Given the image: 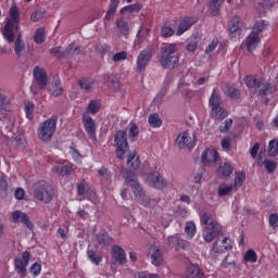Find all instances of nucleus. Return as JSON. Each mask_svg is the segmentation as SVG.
Returning <instances> with one entry per match:
<instances>
[{
	"label": "nucleus",
	"instance_id": "nucleus-62",
	"mask_svg": "<svg viewBox=\"0 0 278 278\" xmlns=\"http://www.w3.org/2000/svg\"><path fill=\"white\" fill-rule=\"evenodd\" d=\"M98 175H100V177H104V179H106L108 181H110V179H112V174L110 173V169L102 167L98 170Z\"/></svg>",
	"mask_w": 278,
	"mask_h": 278
},
{
	"label": "nucleus",
	"instance_id": "nucleus-35",
	"mask_svg": "<svg viewBox=\"0 0 278 278\" xmlns=\"http://www.w3.org/2000/svg\"><path fill=\"white\" fill-rule=\"evenodd\" d=\"M225 3V0H210V10L212 16H218V12H220V5Z\"/></svg>",
	"mask_w": 278,
	"mask_h": 278
},
{
	"label": "nucleus",
	"instance_id": "nucleus-11",
	"mask_svg": "<svg viewBox=\"0 0 278 278\" xmlns=\"http://www.w3.org/2000/svg\"><path fill=\"white\" fill-rule=\"evenodd\" d=\"M147 182L156 190H164L168 186V181L160 174V172H152L147 177Z\"/></svg>",
	"mask_w": 278,
	"mask_h": 278
},
{
	"label": "nucleus",
	"instance_id": "nucleus-36",
	"mask_svg": "<svg viewBox=\"0 0 278 278\" xmlns=\"http://www.w3.org/2000/svg\"><path fill=\"white\" fill-rule=\"evenodd\" d=\"M116 28L118 29L121 36H129V24L124 21V20H119L116 22Z\"/></svg>",
	"mask_w": 278,
	"mask_h": 278
},
{
	"label": "nucleus",
	"instance_id": "nucleus-2",
	"mask_svg": "<svg viewBox=\"0 0 278 278\" xmlns=\"http://www.w3.org/2000/svg\"><path fill=\"white\" fill-rule=\"evenodd\" d=\"M200 223L204 225L202 236L205 242H212L214 238H218L223 233V226L214 220L212 213H204L200 217Z\"/></svg>",
	"mask_w": 278,
	"mask_h": 278
},
{
	"label": "nucleus",
	"instance_id": "nucleus-44",
	"mask_svg": "<svg viewBox=\"0 0 278 278\" xmlns=\"http://www.w3.org/2000/svg\"><path fill=\"white\" fill-rule=\"evenodd\" d=\"M11 109L10 98L4 94H0V112H10Z\"/></svg>",
	"mask_w": 278,
	"mask_h": 278
},
{
	"label": "nucleus",
	"instance_id": "nucleus-53",
	"mask_svg": "<svg viewBox=\"0 0 278 278\" xmlns=\"http://www.w3.org/2000/svg\"><path fill=\"white\" fill-rule=\"evenodd\" d=\"M262 79H257L253 76H248L245 78V86H248V88H257V86L260 85V81Z\"/></svg>",
	"mask_w": 278,
	"mask_h": 278
},
{
	"label": "nucleus",
	"instance_id": "nucleus-8",
	"mask_svg": "<svg viewBox=\"0 0 278 278\" xmlns=\"http://www.w3.org/2000/svg\"><path fill=\"white\" fill-rule=\"evenodd\" d=\"M114 142L116 144V156L118 160L125 157V153L129 151V143L127 142V131L117 130L115 134Z\"/></svg>",
	"mask_w": 278,
	"mask_h": 278
},
{
	"label": "nucleus",
	"instance_id": "nucleus-41",
	"mask_svg": "<svg viewBox=\"0 0 278 278\" xmlns=\"http://www.w3.org/2000/svg\"><path fill=\"white\" fill-rule=\"evenodd\" d=\"M36 45H42L47 40V33L45 31V28H38L35 33L34 37Z\"/></svg>",
	"mask_w": 278,
	"mask_h": 278
},
{
	"label": "nucleus",
	"instance_id": "nucleus-20",
	"mask_svg": "<svg viewBox=\"0 0 278 278\" xmlns=\"http://www.w3.org/2000/svg\"><path fill=\"white\" fill-rule=\"evenodd\" d=\"M13 223H23L29 231H33L34 229V223L29 219V216L26 213H23L21 211H14L12 213Z\"/></svg>",
	"mask_w": 278,
	"mask_h": 278
},
{
	"label": "nucleus",
	"instance_id": "nucleus-55",
	"mask_svg": "<svg viewBox=\"0 0 278 278\" xmlns=\"http://www.w3.org/2000/svg\"><path fill=\"white\" fill-rule=\"evenodd\" d=\"M50 53L54 55V58H58V60H62L66 55V52H62L61 46L51 48Z\"/></svg>",
	"mask_w": 278,
	"mask_h": 278
},
{
	"label": "nucleus",
	"instance_id": "nucleus-42",
	"mask_svg": "<svg viewBox=\"0 0 278 278\" xmlns=\"http://www.w3.org/2000/svg\"><path fill=\"white\" fill-rule=\"evenodd\" d=\"M148 122L150 127H162V118H160V115H157V113L150 114V116L148 117Z\"/></svg>",
	"mask_w": 278,
	"mask_h": 278
},
{
	"label": "nucleus",
	"instance_id": "nucleus-17",
	"mask_svg": "<svg viewBox=\"0 0 278 278\" xmlns=\"http://www.w3.org/2000/svg\"><path fill=\"white\" fill-rule=\"evenodd\" d=\"M219 157L220 154H218V151H216L215 149H207L202 153L201 160L204 166H213V164H216V162H218Z\"/></svg>",
	"mask_w": 278,
	"mask_h": 278
},
{
	"label": "nucleus",
	"instance_id": "nucleus-16",
	"mask_svg": "<svg viewBox=\"0 0 278 278\" xmlns=\"http://www.w3.org/2000/svg\"><path fill=\"white\" fill-rule=\"evenodd\" d=\"M233 249V242L229 238H224V239H217L213 243V251L215 253H227V251H231Z\"/></svg>",
	"mask_w": 278,
	"mask_h": 278
},
{
	"label": "nucleus",
	"instance_id": "nucleus-63",
	"mask_svg": "<svg viewBox=\"0 0 278 278\" xmlns=\"http://www.w3.org/2000/svg\"><path fill=\"white\" fill-rule=\"evenodd\" d=\"M0 192H8V179L5 175L0 176Z\"/></svg>",
	"mask_w": 278,
	"mask_h": 278
},
{
	"label": "nucleus",
	"instance_id": "nucleus-3",
	"mask_svg": "<svg viewBox=\"0 0 278 278\" xmlns=\"http://www.w3.org/2000/svg\"><path fill=\"white\" fill-rule=\"evenodd\" d=\"M179 51L177 43H167L161 47V55L159 62L164 68H177L179 66V54H176Z\"/></svg>",
	"mask_w": 278,
	"mask_h": 278
},
{
	"label": "nucleus",
	"instance_id": "nucleus-19",
	"mask_svg": "<svg viewBox=\"0 0 278 278\" xmlns=\"http://www.w3.org/2000/svg\"><path fill=\"white\" fill-rule=\"evenodd\" d=\"M273 5H275V3L270 0H263L261 2H256L254 4L256 18H262V16H265L266 12H270V8H273Z\"/></svg>",
	"mask_w": 278,
	"mask_h": 278
},
{
	"label": "nucleus",
	"instance_id": "nucleus-24",
	"mask_svg": "<svg viewBox=\"0 0 278 278\" xmlns=\"http://www.w3.org/2000/svg\"><path fill=\"white\" fill-rule=\"evenodd\" d=\"M96 84L97 80L93 78L83 77L78 79V86L81 88V90H85V92H92Z\"/></svg>",
	"mask_w": 278,
	"mask_h": 278
},
{
	"label": "nucleus",
	"instance_id": "nucleus-18",
	"mask_svg": "<svg viewBox=\"0 0 278 278\" xmlns=\"http://www.w3.org/2000/svg\"><path fill=\"white\" fill-rule=\"evenodd\" d=\"M176 142L179 149H189V150L194 149V146L197 144L192 139V137H190V135L187 131L181 132L177 137Z\"/></svg>",
	"mask_w": 278,
	"mask_h": 278
},
{
	"label": "nucleus",
	"instance_id": "nucleus-46",
	"mask_svg": "<svg viewBox=\"0 0 278 278\" xmlns=\"http://www.w3.org/2000/svg\"><path fill=\"white\" fill-rule=\"evenodd\" d=\"M257 164H258V166L265 165V168H266L267 173H269V175L273 174L274 170H277V162H275V161L265 160L263 163L258 162Z\"/></svg>",
	"mask_w": 278,
	"mask_h": 278
},
{
	"label": "nucleus",
	"instance_id": "nucleus-1",
	"mask_svg": "<svg viewBox=\"0 0 278 278\" xmlns=\"http://www.w3.org/2000/svg\"><path fill=\"white\" fill-rule=\"evenodd\" d=\"M9 16L10 18L7 17L2 35L7 42L12 43L16 39V35H14V33L20 29L18 23H21V9H18L16 4H13L10 8Z\"/></svg>",
	"mask_w": 278,
	"mask_h": 278
},
{
	"label": "nucleus",
	"instance_id": "nucleus-9",
	"mask_svg": "<svg viewBox=\"0 0 278 278\" xmlns=\"http://www.w3.org/2000/svg\"><path fill=\"white\" fill-rule=\"evenodd\" d=\"M83 126L87 136L97 143V122L89 114H83Z\"/></svg>",
	"mask_w": 278,
	"mask_h": 278
},
{
	"label": "nucleus",
	"instance_id": "nucleus-23",
	"mask_svg": "<svg viewBox=\"0 0 278 278\" xmlns=\"http://www.w3.org/2000/svg\"><path fill=\"white\" fill-rule=\"evenodd\" d=\"M204 275L203 269L199 265L190 264L187 266L186 278H203Z\"/></svg>",
	"mask_w": 278,
	"mask_h": 278
},
{
	"label": "nucleus",
	"instance_id": "nucleus-38",
	"mask_svg": "<svg viewBox=\"0 0 278 278\" xmlns=\"http://www.w3.org/2000/svg\"><path fill=\"white\" fill-rule=\"evenodd\" d=\"M34 110H35L34 102L26 100L24 102V112H25L26 118H28V121H34Z\"/></svg>",
	"mask_w": 278,
	"mask_h": 278
},
{
	"label": "nucleus",
	"instance_id": "nucleus-56",
	"mask_svg": "<svg viewBox=\"0 0 278 278\" xmlns=\"http://www.w3.org/2000/svg\"><path fill=\"white\" fill-rule=\"evenodd\" d=\"M216 47H218V37L213 38L212 42L206 47V55H210V53H214V51H216Z\"/></svg>",
	"mask_w": 278,
	"mask_h": 278
},
{
	"label": "nucleus",
	"instance_id": "nucleus-49",
	"mask_svg": "<svg viewBox=\"0 0 278 278\" xmlns=\"http://www.w3.org/2000/svg\"><path fill=\"white\" fill-rule=\"evenodd\" d=\"M138 134H140V128H138V125L136 123H130L129 130H128V137L134 142L136 138H138Z\"/></svg>",
	"mask_w": 278,
	"mask_h": 278
},
{
	"label": "nucleus",
	"instance_id": "nucleus-50",
	"mask_svg": "<svg viewBox=\"0 0 278 278\" xmlns=\"http://www.w3.org/2000/svg\"><path fill=\"white\" fill-rule=\"evenodd\" d=\"M197 49H199V39L194 37L187 43L186 51H188V53H194Z\"/></svg>",
	"mask_w": 278,
	"mask_h": 278
},
{
	"label": "nucleus",
	"instance_id": "nucleus-34",
	"mask_svg": "<svg viewBox=\"0 0 278 278\" xmlns=\"http://www.w3.org/2000/svg\"><path fill=\"white\" fill-rule=\"evenodd\" d=\"M185 233L189 240H192L197 233V224H194V222H187L185 226Z\"/></svg>",
	"mask_w": 278,
	"mask_h": 278
},
{
	"label": "nucleus",
	"instance_id": "nucleus-58",
	"mask_svg": "<svg viewBox=\"0 0 278 278\" xmlns=\"http://www.w3.org/2000/svg\"><path fill=\"white\" fill-rule=\"evenodd\" d=\"M4 123L7 125V129H14L15 119H14V116L12 114L9 113V114L5 115Z\"/></svg>",
	"mask_w": 278,
	"mask_h": 278
},
{
	"label": "nucleus",
	"instance_id": "nucleus-14",
	"mask_svg": "<svg viewBox=\"0 0 278 278\" xmlns=\"http://www.w3.org/2000/svg\"><path fill=\"white\" fill-rule=\"evenodd\" d=\"M35 84L40 88V90H45L47 88V71L40 66H35L33 70Z\"/></svg>",
	"mask_w": 278,
	"mask_h": 278
},
{
	"label": "nucleus",
	"instance_id": "nucleus-37",
	"mask_svg": "<svg viewBox=\"0 0 278 278\" xmlns=\"http://www.w3.org/2000/svg\"><path fill=\"white\" fill-rule=\"evenodd\" d=\"M56 175H61V177H66V175H71L73 173V165H58L54 167Z\"/></svg>",
	"mask_w": 278,
	"mask_h": 278
},
{
	"label": "nucleus",
	"instance_id": "nucleus-64",
	"mask_svg": "<svg viewBox=\"0 0 278 278\" xmlns=\"http://www.w3.org/2000/svg\"><path fill=\"white\" fill-rule=\"evenodd\" d=\"M14 197L17 201H23V199H25V189L23 188L15 189Z\"/></svg>",
	"mask_w": 278,
	"mask_h": 278
},
{
	"label": "nucleus",
	"instance_id": "nucleus-27",
	"mask_svg": "<svg viewBox=\"0 0 278 278\" xmlns=\"http://www.w3.org/2000/svg\"><path fill=\"white\" fill-rule=\"evenodd\" d=\"M96 242L100 247H111L112 242H114V239L110 235H108V232H103L96 235Z\"/></svg>",
	"mask_w": 278,
	"mask_h": 278
},
{
	"label": "nucleus",
	"instance_id": "nucleus-43",
	"mask_svg": "<svg viewBox=\"0 0 278 278\" xmlns=\"http://www.w3.org/2000/svg\"><path fill=\"white\" fill-rule=\"evenodd\" d=\"M162 38H173L175 36V28L170 25H163L161 27Z\"/></svg>",
	"mask_w": 278,
	"mask_h": 278
},
{
	"label": "nucleus",
	"instance_id": "nucleus-21",
	"mask_svg": "<svg viewBox=\"0 0 278 278\" xmlns=\"http://www.w3.org/2000/svg\"><path fill=\"white\" fill-rule=\"evenodd\" d=\"M233 173V165L228 162H222L219 163L216 175L219 177V179H227V177H231V174Z\"/></svg>",
	"mask_w": 278,
	"mask_h": 278
},
{
	"label": "nucleus",
	"instance_id": "nucleus-51",
	"mask_svg": "<svg viewBox=\"0 0 278 278\" xmlns=\"http://www.w3.org/2000/svg\"><path fill=\"white\" fill-rule=\"evenodd\" d=\"M226 97H229V99H240V90L236 89L233 87H228L226 91H224Z\"/></svg>",
	"mask_w": 278,
	"mask_h": 278
},
{
	"label": "nucleus",
	"instance_id": "nucleus-32",
	"mask_svg": "<svg viewBox=\"0 0 278 278\" xmlns=\"http://www.w3.org/2000/svg\"><path fill=\"white\" fill-rule=\"evenodd\" d=\"M87 256H88V260H90V262L96 266H99V264L103 262V256H101V254L97 253V251L94 250L88 249Z\"/></svg>",
	"mask_w": 278,
	"mask_h": 278
},
{
	"label": "nucleus",
	"instance_id": "nucleus-13",
	"mask_svg": "<svg viewBox=\"0 0 278 278\" xmlns=\"http://www.w3.org/2000/svg\"><path fill=\"white\" fill-rule=\"evenodd\" d=\"M199 22V18L194 16H186L180 21V24L178 25V28L176 30V36H184L186 31L192 29L193 25H197Z\"/></svg>",
	"mask_w": 278,
	"mask_h": 278
},
{
	"label": "nucleus",
	"instance_id": "nucleus-4",
	"mask_svg": "<svg viewBox=\"0 0 278 278\" xmlns=\"http://www.w3.org/2000/svg\"><path fill=\"white\" fill-rule=\"evenodd\" d=\"M123 178L125 179L127 186L131 188V191L135 194V198L140 203V205H143L144 207L149 206V203H151V199L144 194V191L142 190V187H140V184L138 180H136V174L131 170H123L122 172Z\"/></svg>",
	"mask_w": 278,
	"mask_h": 278
},
{
	"label": "nucleus",
	"instance_id": "nucleus-61",
	"mask_svg": "<svg viewBox=\"0 0 278 278\" xmlns=\"http://www.w3.org/2000/svg\"><path fill=\"white\" fill-rule=\"evenodd\" d=\"M65 53H73V55H79L80 48L75 47V43H70L68 47L65 50Z\"/></svg>",
	"mask_w": 278,
	"mask_h": 278
},
{
	"label": "nucleus",
	"instance_id": "nucleus-40",
	"mask_svg": "<svg viewBox=\"0 0 278 278\" xmlns=\"http://www.w3.org/2000/svg\"><path fill=\"white\" fill-rule=\"evenodd\" d=\"M267 153L270 157H277L278 155V140H270L267 148Z\"/></svg>",
	"mask_w": 278,
	"mask_h": 278
},
{
	"label": "nucleus",
	"instance_id": "nucleus-47",
	"mask_svg": "<svg viewBox=\"0 0 278 278\" xmlns=\"http://www.w3.org/2000/svg\"><path fill=\"white\" fill-rule=\"evenodd\" d=\"M151 260L153 266H162V262H164V260L162 258V252H160V249L154 250L151 254Z\"/></svg>",
	"mask_w": 278,
	"mask_h": 278
},
{
	"label": "nucleus",
	"instance_id": "nucleus-12",
	"mask_svg": "<svg viewBox=\"0 0 278 278\" xmlns=\"http://www.w3.org/2000/svg\"><path fill=\"white\" fill-rule=\"evenodd\" d=\"M167 243L168 247H170V249H175V251H179V249H182V251H188V249H190V242L181 239V235L179 233L169 236L167 238Z\"/></svg>",
	"mask_w": 278,
	"mask_h": 278
},
{
	"label": "nucleus",
	"instance_id": "nucleus-59",
	"mask_svg": "<svg viewBox=\"0 0 278 278\" xmlns=\"http://www.w3.org/2000/svg\"><path fill=\"white\" fill-rule=\"evenodd\" d=\"M41 270H42V265H40L39 263H34L30 266V273H31V275H34V277H38V275H40Z\"/></svg>",
	"mask_w": 278,
	"mask_h": 278
},
{
	"label": "nucleus",
	"instance_id": "nucleus-22",
	"mask_svg": "<svg viewBox=\"0 0 278 278\" xmlns=\"http://www.w3.org/2000/svg\"><path fill=\"white\" fill-rule=\"evenodd\" d=\"M256 88L258 89L260 97H268V94H273L276 90L275 86L264 79L260 80Z\"/></svg>",
	"mask_w": 278,
	"mask_h": 278
},
{
	"label": "nucleus",
	"instance_id": "nucleus-30",
	"mask_svg": "<svg viewBox=\"0 0 278 278\" xmlns=\"http://www.w3.org/2000/svg\"><path fill=\"white\" fill-rule=\"evenodd\" d=\"M14 266L16 273L21 275V277H25L27 275V264L23 260L15 258Z\"/></svg>",
	"mask_w": 278,
	"mask_h": 278
},
{
	"label": "nucleus",
	"instance_id": "nucleus-45",
	"mask_svg": "<svg viewBox=\"0 0 278 278\" xmlns=\"http://www.w3.org/2000/svg\"><path fill=\"white\" fill-rule=\"evenodd\" d=\"M243 261L245 263L255 264V262H257V253L254 252L253 249L248 250L243 256Z\"/></svg>",
	"mask_w": 278,
	"mask_h": 278
},
{
	"label": "nucleus",
	"instance_id": "nucleus-6",
	"mask_svg": "<svg viewBox=\"0 0 278 278\" xmlns=\"http://www.w3.org/2000/svg\"><path fill=\"white\" fill-rule=\"evenodd\" d=\"M55 129H58V115H52L39 125L37 136L42 142H49L53 138Z\"/></svg>",
	"mask_w": 278,
	"mask_h": 278
},
{
	"label": "nucleus",
	"instance_id": "nucleus-39",
	"mask_svg": "<svg viewBox=\"0 0 278 278\" xmlns=\"http://www.w3.org/2000/svg\"><path fill=\"white\" fill-rule=\"evenodd\" d=\"M269 23L266 20H261L258 22H256L252 28V33L260 36L261 31H264V29H266V27H268Z\"/></svg>",
	"mask_w": 278,
	"mask_h": 278
},
{
	"label": "nucleus",
	"instance_id": "nucleus-52",
	"mask_svg": "<svg viewBox=\"0 0 278 278\" xmlns=\"http://www.w3.org/2000/svg\"><path fill=\"white\" fill-rule=\"evenodd\" d=\"M233 188V186L220 185L218 187V197H227V194H229Z\"/></svg>",
	"mask_w": 278,
	"mask_h": 278
},
{
	"label": "nucleus",
	"instance_id": "nucleus-10",
	"mask_svg": "<svg viewBox=\"0 0 278 278\" xmlns=\"http://www.w3.org/2000/svg\"><path fill=\"white\" fill-rule=\"evenodd\" d=\"M152 58H153V49L152 48L143 49L137 58V63H136L137 73H142V71H144V68L149 66V63L151 62Z\"/></svg>",
	"mask_w": 278,
	"mask_h": 278
},
{
	"label": "nucleus",
	"instance_id": "nucleus-57",
	"mask_svg": "<svg viewBox=\"0 0 278 278\" xmlns=\"http://www.w3.org/2000/svg\"><path fill=\"white\" fill-rule=\"evenodd\" d=\"M268 224H269V227H273V229H277V227H278V214L277 213L269 214Z\"/></svg>",
	"mask_w": 278,
	"mask_h": 278
},
{
	"label": "nucleus",
	"instance_id": "nucleus-25",
	"mask_svg": "<svg viewBox=\"0 0 278 278\" xmlns=\"http://www.w3.org/2000/svg\"><path fill=\"white\" fill-rule=\"evenodd\" d=\"M262 42V39H260V35H255V33H251L247 39H245V46L248 51H254V49H257V46Z\"/></svg>",
	"mask_w": 278,
	"mask_h": 278
},
{
	"label": "nucleus",
	"instance_id": "nucleus-28",
	"mask_svg": "<svg viewBox=\"0 0 278 278\" xmlns=\"http://www.w3.org/2000/svg\"><path fill=\"white\" fill-rule=\"evenodd\" d=\"M99 112H101V102L99 100H91L86 108V112L83 114H88L89 116L91 114L94 116L99 114Z\"/></svg>",
	"mask_w": 278,
	"mask_h": 278
},
{
	"label": "nucleus",
	"instance_id": "nucleus-26",
	"mask_svg": "<svg viewBox=\"0 0 278 278\" xmlns=\"http://www.w3.org/2000/svg\"><path fill=\"white\" fill-rule=\"evenodd\" d=\"M242 25H243V23H242V20L240 18V16L235 15L228 24V31L230 34H236V33L240 31V29H242Z\"/></svg>",
	"mask_w": 278,
	"mask_h": 278
},
{
	"label": "nucleus",
	"instance_id": "nucleus-54",
	"mask_svg": "<svg viewBox=\"0 0 278 278\" xmlns=\"http://www.w3.org/2000/svg\"><path fill=\"white\" fill-rule=\"evenodd\" d=\"M233 125V119L228 118L226 119L220 126H219V131L222 134H227L229 129H231V126Z\"/></svg>",
	"mask_w": 278,
	"mask_h": 278
},
{
	"label": "nucleus",
	"instance_id": "nucleus-33",
	"mask_svg": "<svg viewBox=\"0 0 278 278\" xmlns=\"http://www.w3.org/2000/svg\"><path fill=\"white\" fill-rule=\"evenodd\" d=\"M247 180V174L242 170L236 172L235 181H233V188L237 190V188H242V184Z\"/></svg>",
	"mask_w": 278,
	"mask_h": 278
},
{
	"label": "nucleus",
	"instance_id": "nucleus-29",
	"mask_svg": "<svg viewBox=\"0 0 278 278\" xmlns=\"http://www.w3.org/2000/svg\"><path fill=\"white\" fill-rule=\"evenodd\" d=\"M127 165L134 170L140 168V157L136 156V152H130L127 157Z\"/></svg>",
	"mask_w": 278,
	"mask_h": 278
},
{
	"label": "nucleus",
	"instance_id": "nucleus-7",
	"mask_svg": "<svg viewBox=\"0 0 278 278\" xmlns=\"http://www.w3.org/2000/svg\"><path fill=\"white\" fill-rule=\"evenodd\" d=\"M222 104L223 100L220 99V93H218V90L213 89L211 98L208 100V105L211 108V116L213 118H219V121H223V118H227V116H229L227 110L220 106Z\"/></svg>",
	"mask_w": 278,
	"mask_h": 278
},
{
	"label": "nucleus",
	"instance_id": "nucleus-31",
	"mask_svg": "<svg viewBox=\"0 0 278 278\" xmlns=\"http://www.w3.org/2000/svg\"><path fill=\"white\" fill-rule=\"evenodd\" d=\"M14 51L17 58H22L23 52L25 51V41L23 40L21 35H18L15 39Z\"/></svg>",
	"mask_w": 278,
	"mask_h": 278
},
{
	"label": "nucleus",
	"instance_id": "nucleus-60",
	"mask_svg": "<svg viewBox=\"0 0 278 278\" xmlns=\"http://www.w3.org/2000/svg\"><path fill=\"white\" fill-rule=\"evenodd\" d=\"M127 60V51L117 52L113 55V62H123Z\"/></svg>",
	"mask_w": 278,
	"mask_h": 278
},
{
	"label": "nucleus",
	"instance_id": "nucleus-5",
	"mask_svg": "<svg viewBox=\"0 0 278 278\" xmlns=\"http://www.w3.org/2000/svg\"><path fill=\"white\" fill-rule=\"evenodd\" d=\"M34 198L46 205L53 201L55 189L49 182L40 180L34 185Z\"/></svg>",
	"mask_w": 278,
	"mask_h": 278
},
{
	"label": "nucleus",
	"instance_id": "nucleus-15",
	"mask_svg": "<svg viewBox=\"0 0 278 278\" xmlns=\"http://www.w3.org/2000/svg\"><path fill=\"white\" fill-rule=\"evenodd\" d=\"M111 257L114 260V262H116V264H119V266L127 264V254L121 245H112Z\"/></svg>",
	"mask_w": 278,
	"mask_h": 278
},
{
	"label": "nucleus",
	"instance_id": "nucleus-48",
	"mask_svg": "<svg viewBox=\"0 0 278 278\" xmlns=\"http://www.w3.org/2000/svg\"><path fill=\"white\" fill-rule=\"evenodd\" d=\"M142 10V4L141 3H134L125 7L124 9L121 10L122 14L123 12H129L130 14H138Z\"/></svg>",
	"mask_w": 278,
	"mask_h": 278
}]
</instances>
